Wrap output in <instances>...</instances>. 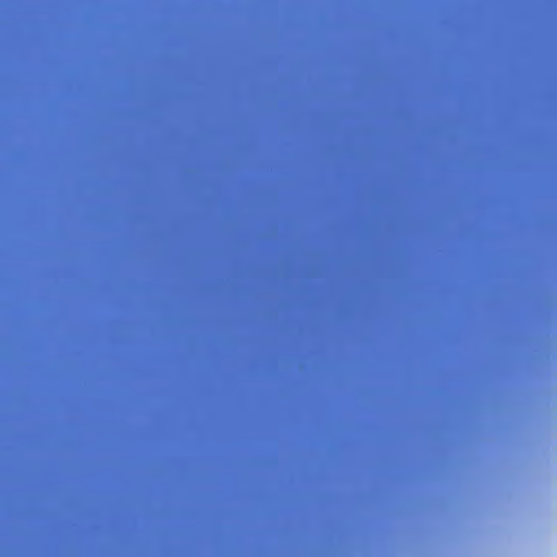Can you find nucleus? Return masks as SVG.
<instances>
[{
  "instance_id": "39448f33",
  "label": "nucleus",
  "mask_w": 557,
  "mask_h": 557,
  "mask_svg": "<svg viewBox=\"0 0 557 557\" xmlns=\"http://www.w3.org/2000/svg\"><path fill=\"white\" fill-rule=\"evenodd\" d=\"M63 383H64V384H67L69 382H67V381H64Z\"/></svg>"
},
{
  "instance_id": "f03ea898",
  "label": "nucleus",
  "mask_w": 557,
  "mask_h": 557,
  "mask_svg": "<svg viewBox=\"0 0 557 557\" xmlns=\"http://www.w3.org/2000/svg\"><path fill=\"white\" fill-rule=\"evenodd\" d=\"M387 381H380V384H387Z\"/></svg>"
},
{
  "instance_id": "f257e3e1",
  "label": "nucleus",
  "mask_w": 557,
  "mask_h": 557,
  "mask_svg": "<svg viewBox=\"0 0 557 557\" xmlns=\"http://www.w3.org/2000/svg\"><path fill=\"white\" fill-rule=\"evenodd\" d=\"M387 381H380V384H387Z\"/></svg>"
},
{
  "instance_id": "9d476101",
  "label": "nucleus",
  "mask_w": 557,
  "mask_h": 557,
  "mask_svg": "<svg viewBox=\"0 0 557 557\" xmlns=\"http://www.w3.org/2000/svg\"><path fill=\"white\" fill-rule=\"evenodd\" d=\"M289 383H290V384H293L294 382H293V381H290Z\"/></svg>"
},
{
  "instance_id": "1a4fd4ad",
  "label": "nucleus",
  "mask_w": 557,
  "mask_h": 557,
  "mask_svg": "<svg viewBox=\"0 0 557 557\" xmlns=\"http://www.w3.org/2000/svg\"><path fill=\"white\" fill-rule=\"evenodd\" d=\"M171 382L170 381H166V384H170Z\"/></svg>"
},
{
  "instance_id": "423d86ee",
  "label": "nucleus",
  "mask_w": 557,
  "mask_h": 557,
  "mask_svg": "<svg viewBox=\"0 0 557 557\" xmlns=\"http://www.w3.org/2000/svg\"><path fill=\"white\" fill-rule=\"evenodd\" d=\"M189 383H190V384H194L195 382H194V381H190Z\"/></svg>"
},
{
  "instance_id": "7ed1b4c3",
  "label": "nucleus",
  "mask_w": 557,
  "mask_h": 557,
  "mask_svg": "<svg viewBox=\"0 0 557 557\" xmlns=\"http://www.w3.org/2000/svg\"><path fill=\"white\" fill-rule=\"evenodd\" d=\"M387 381H380V384H387Z\"/></svg>"
},
{
  "instance_id": "20e7f679",
  "label": "nucleus",
  "mask_w": 557,
  "mask_h": 557,
  "mask_svg": "<svg viewBox=\"0 0 557 557\" xmlns=\"http://www.w3.org/2000/svg\"><path fill=\"white\" fill-rule=\"evenodd\" d=\"M336 383V381H330V384Z\"/></svg>"
},
{
  "instance_id": "6e6552de",
  "label": "nucleus",
  "mask_w": 557,
  "mask_h": 557,
  "mask_svg": "<svg viewBox=\"0 0 557 557\" xmlns=\"http://www.w3.org/2000/svg\"><path fill=\"white\" fill-rule=\"evenodd\" d=\"M404 383H405V384H408L409 382H408V381H405Z\"/></svg>"
},
{
  "instance_id": "0eeeda50",
  "label": "nucleus",
  "mask_w": 557,
  "mask_h": 557,
  "mask_svg": "<svg viewBox=\"0 0 557 557\" xmlns=\"http://www.w3.org/2000/svg\"><path fill=\"white\" fill-rule=\"evenodd\" d=\"M222 383H223V384H226L227 382H226V381H223Z\"/></svg>"
}]
</instances>
